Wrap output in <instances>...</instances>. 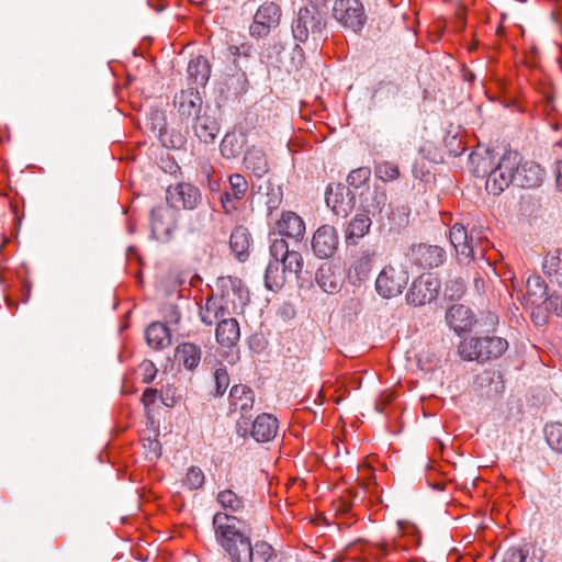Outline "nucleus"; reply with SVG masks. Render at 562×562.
Returning a JSON list of instances; mask_svg holds the SVG:
<instances>
[{"mask_svg": "<svg viewBox=\"0 0 562 562\" xmlns=\"http://www.w3.org/2000/svg\"><path fill=\"white\" fill-rule=\"evenodd\" d=\"M240 519L225 513H215L212 527L216 543L223 549L232 562H252L256 558L262 562H274L277 552L266 541H257L254 546L250 538L238 525Z\"/></svg>", "mask_w": 562, "mask_h": 562, "instance_id": "f257e3e1", "label": "nucleus"}, {"mask_svg": "<svg viewBox=\"0 0 562 562\" xmlns=\"http://www.w3.org/2000/svg\"><path fill=\"white\" fill-rule=\"evenodd\" d=\"M520 154L508 150L494 164L487 153L486 156L473 160L474 175L479 178H486L485 188L488 193L501 194L510 183H515V169L518 168Z\"/></svg>", "mask_w": 562, "mask_h": 562, "instance_id": "f03ea898", "label": "nucleus"}, {"mask_svg": "<svg viewBox=\"0 0 562 562\" xmlns=\"http://www.w3.org/2000/svg\"><path fill=\"white\" fill-rule=\"evenodd\" d=\"M450 243L460 262L484 259L488 249V231L484 226H473L469 232L463 224L456 223L450 228Z\"/></svg>", "mask_w": 562, "mask_h": 562, "instance_id": "7ed1b4c3", "label": "nucleus"}, {"mask_svg": "<svg viewBox=\"0 0 562 562\" xmlns=\"http://www.w3.org/2000/svg\"><path fill=\"white\" fill-rule=\"evenodd\" d=\"M293 37L304 43L312 36L315 41L326 37V7L324 0L301 8L292 22Z\"/></svg>", "mask_w": 562, "mask_h": 562, "instance_id": "20e7f679", "label": "nucleus"}, {"mask_svg": "<svg viewBox=\"0 0 562 562\" xmlns=\"http://www.w3.org/2000/svg\"><path fill=\"white\" fill-rule=\"evenodd\" d=\"M508 349V341L498 336L467 337L458 348L463 360L485 362L498 359Z\"/></svg>", "mask_w": 562, "mask_h": 562, "instance_id": "39448f33", "label": "nucleus"}, {"mask_svg": "<svg viewBox=\"0 0 562 562\" xmlns=\"http://www.w3.org/2000/svg\"><path fill=\"white\" fill-rule=\"evenodd\" d=\"M279 422L268 413L259 414L254 420L250 417L239 418L236 423V434L241 438H252L257 442H269L278 434Z\"/></svg>", "mask_w": 562, "mask_h": 562, "instance_id": "423d86ee", "label": "nucleus"}, {"mask_svg": "<svg viewBox=\"0 0 562 562\" xmlns=\"http://www.w3.org/2000/svg\"><path fill=\"white\" fill-rule=\"evenodd\" d=\"M215 294L231 316L241 313L249 301L248 290L244 286L241 280L231 276L217 279Z\"/></svg>", "mask_w": 562, "mask_h": 562, "instance_id": "0eeeda50", "label": "nucleus"}, {"mask_svg": "<svg viewBox=\"0 0 562 562\" xmlns=\"http://www.w3.org/2000/svg\"><path fill=\"white\" fill-rule=\"evenodd\" d=\"M408 280L407 268L402 262L393 261L378 274L375 290L383 299H392L403 293Z\"/></svg>", "mask_w": 562, "mask_h": 562, "instance_id": "6e6552de", "label": "nucleus"}, {"mask_svg": "<svg viewBox=\"0 0 562 562\" xmlns=\"http://www.w3.org/2000/svg\"><path fill=\"white\" fill-rule=\"evenodd\" d=\"M333 16L341 26L355 33H359L367 22L364 7L359 0H336Z\"/></svg>", "mask_w": 562, "mask_h": 562, "instance_id": "1a4fd4ad", "label": "nucleus"}, {"mask_svg": "<svg viewBox=\"0 0 562 562\" xmlns=\"http://www.w3.org/2000/svg\"><path fill=\"white\" fill-rule=\"evenodd\" d=\"M280 19V7L274 2H265L255 13L254 21L249 26V34L255 38L266 37L272 29L279 25Z\"/></svg>", "mask_w": 562, "mask_h": 562, "instance_id": "9d476101", "label": "nucleus"}, {"mask_svg": "<svg viewBox=\"0 0 562 562\" xmlns=\"http://www.w3.org/2000/svg\"><path fill=\"white\" fill-rule=\"evenodd\" d=\"M407 259L423 269H434L441 266L446 259V250L437 245L416 244L406 252Z\"/></svg>", "mask_w": 562, "mask_h": 562, "instance_id": "9b49d317", "label": "nucleus"}, {"mask_svg": "<svg viewBox=\"0 0 562 562\" xmlns=\"http://www.w3.org/2000/svg\"><path fill=\"white\" fill-rule=\"evenodd\" d=\"M439 293V282L431 274H423L415 279L406 293V301L414 306L431 302Z\"/></svg>", "mask_w": 562, "mask_h": 562, "instance_id": "f8f14e48", "label": "nucleus"}, {"mask_svg": "<svg viewBox=\"0 0 562 562\" xmlns=\"http://www.w3.org/2000/svg\"><path fill=\"white\" fill-rule=\"evenodd\" d=\"M166 199L171 209L193 210L201 201V193L196 187L182 182L170 186Z\"/></svg>", "mask_w": 562, "mask_h": 562, "instance_id": "ddd939ff", "label": "nucleus"}, {"mask_svg": "<svg viewBox=\"0 0 562 562\" xmlns=\"http://www.w3.org/2000/svg\"><path fill=\"white\" fill-rule=\"evenodd\" d=\"M150 227L157 240H168L176 228V212L165 205L154 207L150 212Z\"/></svg>", "mask_w": 562, "mask_h": 562, "instance_id": "4468645a", "label": "nucleus"}, {"mask_svg": "<svg viewBox=\"0 0 562 562\" xmlns=\"http://www.w3.org/2000/svg\"><path fill=\"white\" fill-rule=\"evenodd\" d=\"M339 237L337 229L331 225H322L312 238V249L321 259L330 258L337 250Z\"/></svg>", "mask_w": 562, "mask_h": 562, "instance_id": "2eb2a0df", "label": "nucleus"}, {"mask_svg": "<svg viewBox=\"0 0 562 562\" xmlns=\"http://www.w3.org/2000/svg\"><path fill=\"white\" fill-rule=\"evenodd\" d=\"M315 281L325 293H338L342 286L340 267L333 262H324L315 273Z\"/></svg>", "mask_w": 562, "mask_h": 562, "instance_id": "dca6fc26", "label": "nucleus"}, {"mask_svg": "<svg viewBox=\"0 0 562 562\" xmlns=\"http://www.w3.org/2000/svg\"><path fill=\"white\" fill-rule=\"evenodd\" d=\"M544 179V169L535 161H522L520 157L519 166L515 169V183L521 188L540 187Z\"/></svg>", "mask_w": 562, "mask_h": 562, "instance_id": "f3484780", "label": "nucleus"}, {"mask_svg": "<svg viewBox=\"0 0 562 562\" xmlns=\"http://www.w3.org/2000/svg\"><path fill=\"white\" fill-rule=\"evenodd\" d=\"M255 404V392L247 385L236 384L229 392V412L240 413V418L249 417L248 414Z\"/></svg>", "mask_w": 562, "mask_h": 562, "instance_id": "a211bd4d", "label": "nucleus"}, {"mask_svg": "<svg viewBox=\"0 0 562 562\" xmlns=\"http://www.w3.org/2000/svg\"><path fill=\"white\" fill-rule=\"evenodd\" d=\"M353 199L350 190L340 184L336 187V190L329 187L326 192V204L336 215L342 217H346L353 209Z\"/></svg>", "mask_w": 562, "mask_h": 562, "instance_id": "6ab92c4d", "label": "nucleus"}, {"mask_svg": "<svg viewBox=\"0 0 562 562\" xmlns=\"http://www.w3.org/2000/svg\"><path fill=\"white\" fill-rule=\"evenodd\" d=\"M229 189L226 190L221 196V203L225 213H232L237 207L235 201L244 199L248 191V182L240 173L229 176Z\"/></svg>", "mask_w": 562, "mask_h": 562, "instance_id": "aec40b11", "label": "nucleus"}, {"mask_svg": "<svg viewBox=\"0 0 562 562\" xmlns=\"http://www.w3.org/2000/svg\"><path fill=\"white\" fill-rule=\"evenodd\" d=\"M276 231L281 236H286L295 241L302 240L305 234V223L301 216L292 211L282 212L276 224Z\"/></svg>", "mask_w": 562, "mask_h": 562, "instance_id": "412c9836", "label": "nucleus"}, {"mask_svg": "<svg viewBox=\"0 0 562 562\" xmlns=\"http://www.w3.org/2000/svg\"><path fill=\"white\" fill-rule=\"evenodd\" d=\"M446 321L457 334L470 330L476 323L471 308L462 304H456L448 308Z\"/></svg>", "mask_w": 562, "mask_h": 562, "instance_id": "4be33fe9", "label": "nucleus"}, {"mask_svg": "<svg viewBox=\"0 0 562 562\" xmlns=\"http://www.w3.org/2000/svg\"><path fill=\"white\" fill-rule=\"evenodd\" d=\"M176 105L178 106V112L182 117L193 120L201 115L202 110V98L200 93L195 89H188L180 92L178 97H176Z\"/></svg>", "mask_w": 562, "mask_h": 562, "instance_id": "5701e85b", "label": "nucleus"}, {"mask_svg": "<svg viewBox=\"0 0 562 562\" xmlns=\"http://www.w3.org/2000/svg\"><path fill=\"white\" fill-rule=\"evenodd\" d=\"M374 252L366 249L361 250L357 257L353 258L347 277L352 284H357L368 279L372 269Z\"/></svg>", "mask_w": 562, "mask_h": 562, "instance_id": "b1692460", "label": "nucleus"}, {"mask_svg": "<svg viewBox=\"0 0 562 562\" xmlns=\"http://www.w3.org/2000/svg\"><path fill=\"white\" fill-rule=\"evenodd\" d=\"M201 322L206 326H212L223 318L231 316L226 313V307L221 303L215 293L205 300L199 307Z\"/></svg>", "mask_w": 562, "mask_h": 562, "instance_id": "393cba45", "label": "nucleus"}, {"mask_svg": "<svg viewBox=\"0 0 562 562\" xmlns=\"http://www.w3.org/2000/svg\"><path fill=\"white\" fill-rule=\"evenodd\" d=\"M562 315V299L558 294H548L538 306L533 307L531 316L537 325H543L548 321L549 314Z\"/></svg>", "mask_w": 562, "mask_h": 562, "instance_id": "a878e982", "label": "nucleus"}, {"mask_svg": "<svg viewBox=\"0 0 562 562\" xmlns=\"http://www.w3.org/2000/svg\"><path fill=\"white\" fill-rule=\"evenodd\" d=\"M216 341L223 347H232L237 344L240 337L238 322L228 316L217 323L215 330Z\"/></svg>", "mask_w": 562, "mask_h": 562, "instance_id": "bb28decb", "label": "nucleus"}, {"mask_svg": "<svg viewBox=\"0 0 562 562\" xmlns=\"http://www.w3.org/2000/svg\"><path fill=\"white\" fill-rule=\"evenodd\" d=\"M527 296L520 295V291L516 292L517 300L530 304L533 307L541 303L548 293V286L540 276H530L526 281Z\"/></svg>", "mask_w": 562, "mask_h": 562, "instance_id": "cd10ccee", "label": "nucleus"}, {"mask_svg": "<svg viewBox=\"0 0 562 562\" xmlns=\"http://www.w3.org/2000/svg\"><path fill=\"white\" fill-rule=\"evenodd\" d=\"M202 351L200 346L193 342H182L175 351L176 361L186 370L193 371L201 361Z\"/></svg>", "mask_w": 562, "mask_h": 562, "instance_id": "c85d7f7f", "label": "nucleus"}, {"mask_svg": "<svg viewBox=\"0 0 562 562\" xmlns=\"http://www.w3.org/2000/svg\"><path fill=\"white\" fill-rule=\"evenodd\" d=\"M192 127L196 137L205 144L213 143L220 133L217 121L207 114L195 117Z\"/></svg>", "mask_w": 562, "mask_h": 562, "instance_id": "c756f323", "label": "nucleus"}, {"mask_svg": "<svg viewBox=\"0 0 562 562\" xmlns=\"http://www.w3.org/2000/svg\"><path fill=\"white\" fill-rule=\"evenodd\" d=\"M216 503L223 509L220 513H225L235 517L236 514H241L246 507L244 497L238 495L232 488H224L218 491L216 494Z\"/></svg>", "mask_w": 562, "mask_h": 562, "instance_id": "7c9ffc66", "label": "nucleus"}, {"mask_svg": "<svg viewBox=\"0 0 562 562\" xmlns=\"http://www.w3.org/2000/svg\"><path fill=\"white\" fill-rule=\"evenodd\" d=\"M148 346L153 349H164L171 344V335L168 327L159 322L151 323L145 331Z\"/></svg>", "mask_w": 562, "mask_h": 562, "instance_id": "2f4dec72", "label": "nucleus"}, {"mask_svg": "<svg viewBox=\"0 0 562 562\" xmlns=\"http://www.w3.org/2000/svg\"><path fill=\"white\" fill-rule=\"evenodd\" d=\"M372 221L366 213L357 214L349 223L346 229V243L357 245L358 240L364 237L371 227Z\"/></svg>", "mask_w": 562, "mask_h": 562, "instance_id": "473e14b6", "label": "nucleus"}, {"mask_svg": "<svg viewBox=\"0 0 562 562\" xmlns=\"http://www.w3.org/2000/svg\"><path fill=\"white\" fill-rule=\"evenodd\" d=\"M244 164L246 169L250 170L257 178H261L269 170L265 151L255 146L247 149L244 157Z\"/></svg>", "mask_w": 562, "mask_h": 562, "instance_id": "72a5a7b5", "label": "nucleus"}, {"mask_svg": "<svg viewBox=\"0 0 562 562\" xmlns=\"http://www.w3.org/2000/svg\"><path fill=\"white\" fill-rule=\"evenodd\" d=\"M250 241L251 238L247 228L238 226L232 232L229 239L231 249L239 261L247 259Z\"/></svg>", "mask_w": 562, "mask_h": 562, "instance_id": "f704fd0d", "label": "nucleus"}, {"mask_svg": "<svg viewBox=\"0 0 562 562\" xmlns=\"http://www.w3.org/2000/svg\"><path fill=\"white\" fill-rule=\"evenodd\" d=\"M542 269L551 284L562 288V249L548 254Z\"/></svg>", "mask_w": 562, "mask_h": 562, "instance_id": "c9c22d12", "label": "nucleus"}, {"mask_svg": "<svg viewBox=\"0 0 562 562\" xmlns=\"http://www.w3.org/2000/svg\"><path fill=\"white\" fill-rule=\"evenodd\" d=\"M188 74L198 86H204L211 75V66L204 56H196L189 61Z\"/></svg>", "mask_w": 562, "mask_h": 562, "instance_id": "e433bc0d", "label": "nucleus"}, {"mask_svg": "<svg viewBox=\"0 0 562 562\" xmlns=\"http://www.w3.org/2000/svg\"><path fill=\"white\" fill-rule=\"evenodd\" d=\"M286 271L281 266V262L270 261L266 268L265 273V285L269 291L277 292L279 291L284 282L286 277Z\"/></svg>", "mask_w": 562, "mask_h": 562, "instance_id": "4c0bfd02", "label": "nucleus"}, {"mask_svg": "<svg viewBox=\"0 0 562 562\" xmlns=\"http://www.w3.org/2000/svg\"><path fill=\"white\" fill-rule=\"evenodd\" d=\"M245 145V137L237 133H227L221 143V154L224 158L232 159L239 156Z\"/></svg>", "mask_w": 562, "mask_h": 562, "instance_id": "58836bf2", "label": "nucleus"}, {"mask_svg": "<svg viewBox=\"0 0 562 562\" xmlns=\"http://www.w3.org/2000/svg\"><path fill=\"white\" fill-rule=\"evenodd\" d=\"M303 257L296 251L292 250L281 260V266L288 274H293L295 278L300 276L303 269Z\"/></svg>", "mask_w": 562, "mask_h": 562, "instance_id": "ea45409f", "label": "nucleus"}, {"mask_svg": "<svg viewBox=\"0 0 562 562\" xmlns=\"http://www.w3.org/2000/svg\"><path fill=\"white\" fill-rule=\"evenodd\" d=\"M546 440L555 451L562 453V424L551 423L544 428Z\"/></svg>", "mask_w": 562, "mask_h": 562, "instance_id": "a19ab883", "label": "nucleus"}, {"mask_svg": "<svg viewBox=\"0 0 562 562\" xmlns=\"http://www.w3.org/2000/svg\"><path fill=\"white\" fill-rule=\"evenodd\" d=\"M182 483L191 491L201 488L205 483L204 472L199 467L192 465L187 470Z\"/></svg>", "mask_w": 562, "mask_h": 562, "instance_id": "79ce46f5", "label": "nucleus"}, {"mask_svg": "<svg viewBox=\"0 0 562 562\" xmlns=\"http://www.w3.org/2000/svg\"><path fill=\"white\" fill-rule=\"evenodd\" d=\"M374 172L375 176L383 181H392L400 176L397 165L390 161L378 162L374 167Z\"/></svg>", "mask_w": 562, "mask_h": 562, "instance_id": "37998d69", "label": "nucleus"}, {"mask_svg": "<svg viewBox=\"0 0 562 562\" xmlns=\"http://www.w3.org/2000/svg\"><path fill=\"white\" fill-rule=\"evenodd\" d=\"M370 201L368 200V198L366 199L364 207L367 213L374 214L375 212L381 211L382 207L386 204L387 198L386 193L383 190L374 189L370 193Z\"/></svg>", "mask_w": 562, "mask_h": 562, "instance_id": "c03bdc74", "label": "nucleus"}, {"mask_svg": "<svg viewBox=\"0 0 562 562\" xmlns=\"http://www.w3.org/2000/svg\"><path fill=\"white\" fill-rule=\"evenodd\" d=\"M519 551L522 553V562H542L544 559V551L535 543H525L519 547Z\"/></svg>", "mask_w": 562, "mask_h": 562, "instance_id": "a18cd8bd", "label": "nucleus"}, {"mask_svg": "<svg viewBox=\"0 0 562 562\" xmlns=\"http://www.w3.org/2000/svg\"><path fill=\"white\" fill-rule=\"evenodd\" d=\"M371 170L368 167H360L352 170L348 177L347 182L349 186L353 188H361L364 186L370 179Z\"/></svg>", "mask_w": 562, "mask_h": 562, "instance_id": "49530a36", "label": "nucleus"}, {"mask_svg": "<svg viewBox=\"0 0 562 562\" xmlns=\"http://www.w3.org/2000/svg\"><path fill=\"white\" fill-rule=\"evenodd\" d=\"M290 251L289 245L283 238H276L270 245V255L274 259L273 261L281 262Z\"/></svg>", "mask_w": 562, "mask_h": 562, "instance_id": "de8ad7c7", "label": "nucleus"}, {"mask_svg": "<svg viewBox=\"0 0 562 562\" xmlns=\"http://www.w3.org/2000/svg\"><path fill=\"white\" fill-rule=\"evenodd\" d=\"M138 372L140 374L142 382L149 384L156 378L157 368L153 361L144 360L138 366Z\"/></svg>", "mask_w": 562, "mask_h": 562, "instance_id": "09e8293b", "label": "nucleus"}, {"mask_svg": "<svg viewBox=\"0 0 562 562\" xmlns=\"http://www.w3.org/2000/svg\"><path fill=\"white\" fill-rule=\"evenodd\" d=\"M216 395H223L229 385V376L226 368H218L214 373Z\"/></svg>", "mask_w": 562, "mask_h": 562, "instance_id": "8fccbe9b", "label": "nucleus"}, {"mask_svg": "<svg viewBox=\"0 0 562 562\" xmlns=\"http://www.w3.org/2000/svg\"><path fill=\"white\" fill-rule=\"evenodd\" d=\"M144 447L148 450L147 458H149L150 460L157 459L160 457L161 446L158 440L148 439L147 443H145Z\"/></svg>", "mask_w": 562, "mask_h": 562, "instance_id": "3c124183", "label": "nucleus"}, {"mask_svg": "<svg viewBox=\"0 0 562 562\" xmlns=\"http://www.w3.org/2000/svg\"><path fill=\"white\" fill-rule=\"evenodd\" d=\"M521 554L519 547L509 548L504 554L503 562H522Z\"/></svg>", "mask_w": 562, "mask_h": 562, "instance_id": "603ef678", "label": "nucleus"}, {"mask_svg": "<svg viewBox=\"0 0 562 562\" xmlns=\"http://www.w3.org/2000/svg\"><path fill=\"white\" fill-rule=\"evenodd\" d=\"M156 398H157V390L156 389H146L142 395V402L146 407L154 404Z\"/></svg>", "mask_w": 562, "mask_h": 562, "instance_id": "864d4df0", "label": "nucleus"}, {"mask_svg": "<svg viewBox=\"0 0 562 562\" xmlns=\"http://www.w3.org/2000/svg\"><path fill=\"white\" fill-rule=\"evenodd\" d=\"M166 318L169 323L177 324L181 318L179 308L176 305H170L166 312Z\"/></svg>", "mask_w": 562, "mask_h": 562, "instance_id": "5fc2aeb1", "label": "nucleus"}, {"mask_svg": "<svg viewBox=\"0 0 562 562\" xmlns=\"http://www.w3.org/2000/svg\"><path fill=\"white\" fill-rule=\"evenodd\" d=\"M344 308L349 310L357 315L361 310V302L359 299L351 297L345 302Z\"/></svg>", "mask_w": 562, "mask_h": 562, "instance_id": "6e6d98bb", "label": "nucleus"}, {"mask_svg": "<svg viewBox=\"0 0 562 562\" xmlns=\"http://www.w3.org/2000/svg\"><path fill=\"white\" fill-rule=\"evenodd\" d=\"M160 398L164 405H166L167 407H172L175 405V396L170 387H167L166 390L161 391Z\"/></svg>", "mask_w": 562, "mask_h": 562, "instance_id": "4d7b16f0", "label": "nucleus"}, {"mask_svg": "<svg viewBox=\"0 0 562 562\" xmlns=\"http://www.w3.org/2000/svg\"><path fill=\"white\" fill-rule=\"evenodd\" d=\"M376 550H378V554L381 555V557H386L389 555L393 550L396 551L397 550V544L394 543V544H389L387 542H383V543H380L376 546Z\"/></svg>", "mask_w": 562, "mask_h": 562, "instance_id": "13d9d810", "label": "nucleus"}, {"mask_svg": "<svg viewBox=\"0 0 562 562\" xmlns=\"http://www.w3.org/2000/svg\"><path fill=\"white\" fill-rule=\"evenodd\" d=\"M554 175H555L557 187L559 189H562V160H559L555 162Z\"/></svg>", "mask_w": 562, "mask_h": 562, "instance_id": "bf43d9fd", "label": "nucleus"}, {"mask_svg": "<svg viewBox=\"0 0 562 562\" xmlns=\"http://www.w3.org/2000/svg\"><path fill=\"white\" fill-rule=\"evenodd\" d=\"M382 92H386V93L395 95L397 93V88L395 86H393L392 83H384V85H381L376 91V93H382Z\"/></svg>", "mask_w": 562, "mask_h": 562, "instance_id": "052dcab7", "label": "nucleus"}, {"mask_svg": "<svg viewBox=\"0 0 562 562\" xmlns=\"http://www.w3.org/2000/svg\"><path fill=\"white\" fill-rule=\"evenodd\" d=\"M280 203V199L277 196L276 199L270 198L267 202L269 209H276Z\"/></svg>", "mask_w": 562, "mask_h": 562, "instance_id": "680f3d73", "label": "nucleus"}, {"mask_svg": "<svg viewBox=\"0 0 562 562\" xmlns=\"http://www.w3.org/2000/svg\"><path fill=\"white\" fill-rule=\"evenodd\" d=\"M211 170H212V167L210 165H205V166L202 167V172L204 175H206L207 177H210Z\"/></svg>", "mask_w": 562, "mask_h": 562, "instance_id": "e2e57ef3", "label": "nucleus"}, {"mask_svg": "<svg viewBox=\"0 0 562 562\" xmlns=\"http://www.w3.org/2000/svg\"><path fill=\"white\" fill-rule=\"evenodd\" d=\"M232 49H235V50H236V53L239 50V48H238V47H232Z\"/></svg>", "mask_w": 562, "mask_h": 562, "instance_id": "0e129e2a", "label": "nucleus"}, {"mask_svg": "<svg viewBox=\"0 0 562 562\" xmlns=\"http://www.w3.org/2000/svg\"><path fill=\"white\" fill-rule=\"evenodd\" d=\"M512 286H513V290L515 292L516 290H515V283L514 282L512 283Z\"/></svg>", "mask_w": 562, "mask_h": 562, "instance_id": "69168bd1", "label": "nucleus"}]
</instances>
